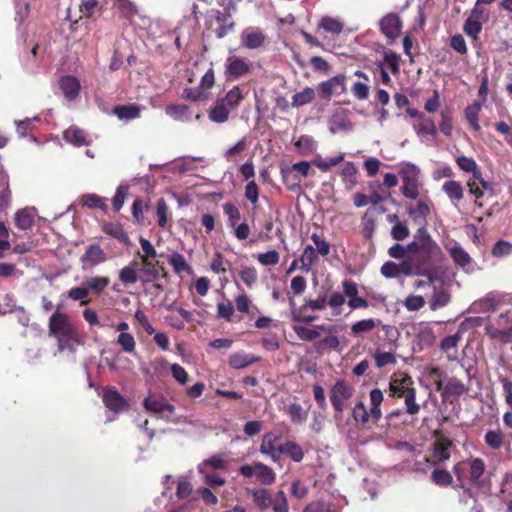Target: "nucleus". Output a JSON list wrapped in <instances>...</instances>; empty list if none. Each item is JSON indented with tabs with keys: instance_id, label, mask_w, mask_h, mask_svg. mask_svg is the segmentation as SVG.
Instances as JSON below:
<instances>
[{
	"instance_id": "obj_1",
	"label": "nucleus",
	"mask_w": 512,
	"mask_h": 512,
	"mask_svg": "<svg viewBox=\"0 0 512 512\" xmlns=\"http://www.w3.org/2000/svg\"><path fill=\"white\" fill-rule=\"evenodd\" d=\"M409 254L413 256L416 266H424L443 258L440 246L432 239L426 227H420L408 244Z\"/></svg>"
},
{
	"instance_id": "obj_2",
	"label": "nucleus",
	"mask_w": 512,
	"mask_h": 512,
	"mask_svg": "<svg viewBox=\"0 0 512 512\" xmlns=\"http://www.w3.org/2000/svg\"><path fill=\"white\" fill-rule=\"evenodd\" d=\"M49 336L55 337L58 343V350L74 351L80 344L75 326L70 322L68 315L58 310L49 319Z\"/></svg>"
},
{
	"instance_id": "obj_3",
	"label": "nucleus",
	"mask_w": 512,
	"mask_h": 512,
	"mask_svg": "<svg viewBox=\"0 0 512 512\" xmlns=\"http://www.w3.org/2000/svg\"><path fill=\"white\" fill-rule=\"evenodd\" d=\"M485 467V463L481 458H471L455 464L453 472L460 482V487L468 491V489L465 488L466 481L473 486H481V477L485 472Z\"/></svg>"
},
{
	"instance_id": "obj_4",
	"label": "nucleus",
	"mask_w": 512,
	"mask_h": 512,
	"mask_svg": "<svg viewBox=\"0 0 512 512\" xmlns=\"http://www.w3.org/2000/svg\"><path fill=\"white\" fill-rule=\"evenodd\" d=\"M143 407L146 411L156 415L158 418L166 422L177 423L178 419L175 418V406L171 404L164 396L150 394L143 400Z\"/></svg>"
},
{
	"instance_id": "obj_5",
	"label": "nucleus",
	"mask_w": 512,
	"mask_h": 512,
	"mask_svg": "<svg viewBox=\"0 0 512 512\" xmlns=\"http://www.w3.org/2000/svg\"><path fill=\"white\" fill-rule=\"evenodd\" d=\"M487 334L503 343L512 340V310L501 313L493 323L486 326Z\"/></svg>"
},
{
	"instance_id": "obj_6",
	"label": "nucleus",
	"mask_w": 512,
	"mask_h": 512,
	"mask_svg": "<svg viewBox=\"0 0 512 512\" xmlns=\"http://www.w3.org/2000/svg\"><path fill=\"white\" fill-rule=\"evenodd\" d=\"M239 473L244 477L251 478L255 476L257 480L264 485H271L276 480L275 472L267 465L256 462L252 465H242Z\"/></svg>"
},
{
	"instance_id": "obj_7",
	"label": "nucleus",
	"mask_w": 512,
	"mask_h": 512,
	"mask_svg": "<svg viewBox=\"0 0 512 512\" xmlns=\"http://www.w3.org/2000/svg\"><path fill=\"white\" fill-rule=\"evenodd\" d=\"M352 393V388L343 380H338L331 388L330 400L336 411V419L342 414L345 408V401L352 396Z\"/></svg>"
},
{
	"instance_id": "obj_8",
	"label": "nucleus",
	"mask_w": 512,
	"mask_h": 512,
	"mask_svg": "<svg viewBox=\"0 0 512 512\" xmlns=\"http://www.w3.org/2000/svg\"><path fill=\"white\" fill-rule=\"evenodd\" d=\"M107 260L105 251L99 244H90L80 257L81 268L83 271L91 270L94 267L103 264Z\"/></svg>"
},
{
	"instance_id": "obj_9",
	"label": "nucleus",
	"mask_w": 512,
	"mask_h": 512,
	"mask_svg": "<svg viewBox=\"0 0 512 512\" xmlns=\"http://www.w3.org/2000/svg\"><path fill=\"white\" fill-rule=\"evenodd\" d=\"M454 263L467 273L475 270V263L464 248L456 241H451L445 245Z\"/></svg>"
},
{
	"instance_id": "obj_10",
	"label": "nucleus",
	"mask_w": 512,
	"mask_h": 512,
	"mask_svg": "<svg viewBox=\"0 0 512 512\" xmlns=\"http://www.w3.org/2000/svg\"><path fill=\"white\" fill-rule=\"evenodd\" d=\"M346 77L338 74L319 84V95L323 99H330L333 96H340L346 91Z\"/></svg>"
},
{
	"instance_id": "obj_11",
	"label": "nucleus",
	"mask_w": 512,
	"mask_h": 512,
	"mask_svg": "<svg viewBox=\"0 0 512 512\" xmlns=\"http://www.w3.org/2000/svg\"><path fill=\"white\" fill-rule=\"evenodd\" d=\"M333 330L334 328L331 324H319L312 326H303L298 324L293 325V331L300 340L309 342L314 341V343L318 338H320L323 332H330Z\"/></svg>"
},
{
	"instance_id": "obj_12",
	"label": "nucleus",
	"mask_w": 512,
	"mask_h": 512,
	"mask_svg": "<svg viewBox=\"0 0 512 512\" xmlns=\"http://www.w3.org/2000/svg\"><path fill=\"white\" fill-rule=\"evenodd\" d=\"M332 327L334 328L333 331L323 332L325 336L314 343L315 350L320 354L340 349V340L337 334L342 330V326L332 325Z\"/></svg>"
},
{
	"instance_id": "obj_13",
	"label": "nucleus",
	"mask_w": 512,
	"mask_h": 512,
	"mask_svg": "<svg viewBox=\"0 0 512 512\" xmlns=\"http://www.w3.org/2000/svg\"><path fill=\"white\" fill-rule=\"evenodd\" d=\"M431 206V200L423 198L417 202L416 206H407L406 211L415 223H418L420 227H425L427 223L426 218L431 212Z\"/></svg>"
},
{
	"instance_id": "obj_14",
	"label": "nucleus",
	"mask_w": 512,
	"mask_h": 512,
	"mask_svg": "<svg viewBox=\"0 0 512 512\" xmlns=\"http://www.w3.org/2000/svg\"><path fill=\"white\" fill-rule=\"evenodd\" d=\"M401 28V20L395 13H389L380 20V29L388 39L394 40L397 38Z\"/></svg>"
},
{
	"instance_id": "obj_15",
	"label": "nucleus",
	"mask_w": 512,
	"mask_h": 512,
	"mask_svg": "<svg viewBox=\"0 0 512 512\" xmlns=\"http://www.w3.org/2000/svg\"><path fill=\"white\" fill-rule=\"evenodd\" d=\"M250 70V63L243 58L230 56L226 60V76L228 78L237 79Z\"/></svg>"
},
{
	"instance_id": "obj_16",
	"label": "nucleus",
	"mask_w": 512,
	"mask_h": 512,
	"mask_svg": "<svg viewBox=\"0 0 512 512\" xmlns=\"http://www.w3.org/2000/svg\"><path fill=\"white\" fill-rule=\"evenodd\" d=\"M240 38L245 48L257 49L264 44L266 36L259 29H246L241 33Z\"/></svg>"
},
{
	"instance_id": "obj_17",
	"label": "nucleus",
	"mask_w": 512,
	"mask_h": 512,
	"mask_svg": "<svg viewBox=\"0 0 512 512\" xmlns=\"http://www.w3.org/2000/svg\"><path fill=\"white\" fill-rule=\"evenodd\" d=\"M414 130L423 143L429 144L428 136L435 137L437 135V127L430 117H422L418 124L414 126Z\"/></svg>"
},
{
	"instance_id": "obj_18",
	"label": "nucleus",
	"mask_w": 512,
	"mask_h": 512,
	"mask_svg": "<svg viewBox=\"0 0 512 512\" xmlns=\"http://www.w3.org/2000/svg\"><path fill=\"white\" fill-rule=\"evenodd\" d=\"M59 85L67 100L72 101L78 97L81 85L76 77L64 76L60 79Z\"/></svg>"
},
{
	"instance_id": "obj_19",
	"label": "nucleus",
	"mask_w": 512,
	"mask_h": 512,
	"mask_svg": "<svg viewBox=\"0 0 512 512\" xmlns=\"http://www.w3.org/2000/svg\"><path fill=\"white\" fill-rule=\"evenodd\" d=\"M214 16L217 23L220 25L219 28L216 30V36L217 38L221 39L234 29L235 24L234 21L232 20L230 12L227 10H216L214 12Z\"/></svg>"
},
{
	"instance_id": "obj_20",
	"label": "nucleus",
	"mask_w": 512,
	"mask_h": 512,
	"mask_svg": "<svg viewBox=\"0 0 512 512\" xmlns=\"http://www.w3.org/2000/svg\"><path fill=\"white\" fill-rule=\"evenodd\" d=\"M103 402L109 410L115 413L122 411L127 406V402L123 396L114 389H109L104 392Z\"/></svg>"
},
{
	"instance_id": "obj_21",
	"label": "nucleus",
	"mask_w": 512,
	"mask_h": 512,
	"mask_svg": "<svg viewBox=\"0 0 512 512\" xmlns=\"http://www.w3.org/2000/svg\"><path fill=\"white\" fill-rule=\"evenodd\" d=\"M343 28L344 23L338 17L323 16L318 23V29L336 36L342 33Z\"/></svg>"
},
{
	"instance_id": "obj_22",
	"label": "nucleus",
	"mask_w": 512,
	"mask_h": 512,
	"mask_svg": "<svg viewBox=\"0 0 512 512\" xmlns=\"http://www.w3.org/2000/svg\"><path fill=\"white\" fill-rule=\"evenodd\" d=\"M166 114L172 119L180 122H191L192 112L187 105L177 104L168 105L165 109Z\"/></svg>"
},
{
	"instance_id": "obj_23",
	"label": "nucleus",
	"mask_w": 512,
	"mask_h": 512,
	"mask_svg": "<svg viewBox=\"0 0 512 512\" xmlns=\"http://www.w3.org/2000/svg\"><path fill=\"white\" fill-rule=\"evenodd\" d=\"M369 397L371 420H373L376 423L382 417V411L380 406L384 400L383 392L378 388H374L370 391Z\"/></svg>"
},
{
	"instance_id": "obj_24",
	"label": "nucleus",
	"mask_w": 512,
	"mask_h": 512,
	"mask_svg": "<svg viewBox=\"0 0 512 512\" xmlns=\"http://www.w3.org/2000/svg\"><path fill=\"white\" fill-rule=\"evenodd\" d=\"M352 128V123L344 112H337L329 119V130L332 134L347 131Z\"/></svg>"
},
{
	"instance_id": "obj_25",
	"label": "nucleus",
	"mask_w": 512,
	"mask_h": 512,
	"mask_svg": "<svg viewBox=\"0 0 512 512\" xmlns=\"http://www.w3.org/2000/svg\"><path fill=\"white\" fill-rule=\"evenodd\" d=\"M412 379L408 375H402L400 378H392L390 382V391L393 396L403 397L411 389Z\"/></svg>"
},
{
	"instance_id": "obj_26",
	"label": "nucleus",
	"mask_w": 512,
	"mask_h": 512,
	"mask_svg": "<svg viewBox=\"0 0 512 512\" xmlns=\"http://www.w3.org/2000/svg\"><path fill=\"white\" fill-rule=\"evenodd\" d=\"M227 468L228 461L222 455L216 454L201 462L198 465V472L204 473L209 470H226Z\"/></svg>"
},
{
	"instance_id": "obj_27",
	"label": "nucleus",
	"mask_w": 512,
	"mask_h": 512,
	"mask_svg": "<svg viewBox=\"0 0 512 512\" xmlns=\"http://www.w3.org/2000/svg\"><path fill=\"white\" fill-rule=\"evenodd\" d=\"M63 137L65 141L75 146H84L89 144L85 131L76 126H71L65 130Z\"/></svg>"
},
{
	"instance_id": "obj_28",
	"label": "nucleus",
	"mask_w": 512,
	"mask_h": 512,
	"mask_svg": "<svg viewBox=\"0 0 512 512\" xmlns=\"http://www.w3.org/2000/svg\"><path fill=\"white\" fill-rule=\"evenodd\" d=\"M142 107L136 104H129V105H122V106H116L113 109V113L120 119V120H133L140 117Z\"/></svg>"
},
{
	"instance_id": "obj_29",
	"label": "nucleus",
	"mask_w": 512,
	"mask_h": 512,
	"mask_svg": "<svg viewBox=\"0 0 512 512\" xmlns=\"http://www.w3.org/2000/svg\"><path fill=\"white\" fill-rule=\"evenodd\" d=\"M258 361L260 357L241 352L230 356L229 365L234 369H243Z\"/></svg>"
},
{
	"instance_id": "obj_30",
	"label": "nucleus",
	"mask_w": 512,
	"mask_h": 512,
	"mask_svg": "<svg viewBox=\"0 0 512 512\" xmlns=\"http://www.w3.org/2000/svg\"><path fill=\"white\" fill-rule=\"evenodd\" d=\"M230 111L224 100L218 99L209 112V119L215 123H224L228 120Z\"/></svg>"
},
{
	"instance_id": "obj_31",
	"label": "nucleus",
	"mask_w": 512,
	"mask_h": 512,
	"mask_svg": "<svg viewBox=\"0 0 512 512\" xmlns=\"http://www.w3.org/2000/svg\"><path fill=\"white\" fill-rule=\"evenodd\" d=\"M442 191L454 203L459 202L464 197V190L460 182L456 180H448L442 185Z\"/></svg>"
},
{
	"instance_id": "obj_32",
	"label": "nucleus",
	"mask_w": 512,
	"mask_h": 512,
	"mask_svg": "<svg viewBox=\"0 0 512 512\" xmlns=\"http://www.w3.org/2000/svg\"><path fill=\"white\" fill-rule=\"evenodd\" d=\"M139 280L145 283L155 282L159 279L160 273L155 264L151 260H147L146 263H142V267L139 269Z\"/></svg>"
},
{
	"instance_id": "obj_33",
	"label": "nucleus",
	"mask_w": 512,
	"mask_h": 512,
	"mask_svg": "<svg viewBox=\"0 0 512 512\" xmlns=\"http://www.w3.org/2000/svg\"><path fill=\"white\" fill-rule=\"evenodd\" d=\"M83 283L88 293L99 295L108 287L110 279L105 276H94L87 278Z\"/></svg>"
},
{
	"instance_id": "obj_34",
	"label": "nucleus",
	"mask_w": 512,
	"mask_h": 512,
	"mask_svg": "<svg viewBox=\"0 0 512 512\" xmlns=\"http://www.w3.org/2000/svg\"><path fill=\"white\" fill-rule=\"evenodd\" d=\"M280 451L296 463L301 462L304 458L303 449L294 441H286L285 443L281 444Z\"/></svg>"
},
{
	"instance_id": "obj_35",
	"label": "nucleus",
	"mask_w": 512,
	"mask_h": 512,
	"mask_svg": "<svg viewBox=\"0 0 512 512\" xmlns=\"http://www.w3.org/2000/svg\"><path fill=\"white\" fill-rule=\"evenodd\" d=\"M317 259L318 256L315 248L311 245L306 246L301 257L299 258L301 263L300 269L305 273H309Z\"/></svg>"
},
{
	"instance_id": "obj_36",
	"label": "nucleus",
	"mask_w": 512,
	"mask_h": 512,
	"mask_svg": "<svg viewBox=\"0 0 512 512\" xmlns=\"http://www.w3.org/2000/svg\"><path fill=\"white\" fill-rule=\"evenodd\" d=\"M286 413L294 424H303L308 417V411L303 409L299 403H291L286 408Z\"/></svg>"
},
{
	"instance_id": "obj_37",
	"label": "nucleus",
	"mask_w": 512,
	"mask_h": 512,
	"mask_svg": "<svg viewBox=\"0 0 512 512\" xmlns=\"http://www.w3.org/2000/svg\"><path fill=\"white\" fill-rule=\"evenodd\" d=\"M14 219L18 228L27 230L31 228L34 223V214L31 209L25 208L17 211Z\"/></svg>"
},
{
	"instance_id": "obj_38",
	"label": "nucleus",
	"mask_w": 512,
	"mask_h": 512,
	"mask_svg": "<svg viewBox=\"0 0 512 512\" xmlns=\"http://www.w3.org/2000/svg\"><path fill=\"white\" fill-rule=\"evenodd\" d=\"M379 322V320L373 318L357 321L352 324L351 333L356 337L361 336L364 333L371 332Z\"/></svg>"
},
{
	"instance_id": "obj_39",
	"label": "nucleus",
	"mask_w": 512,
	"mask_h": 512,
	"mask_svg": "<svg viewBox=\"0 0 512 512\" xmlns=\"http://www.w3.org/2000/svg\"><path fill=\"white\" fill-rule=\"evenodd\" d=\"M451 441L445 438L437 440L433 449V456L439 461L444 462L450 458Z\"/></svg>"
},
{
	"instance_id": "obj_40",
	"label": "nucleus",
	"mask_w": 512,
	"mask_h": 512,
	"mask_svg": "<svg viewBox=\"0 0 512 512\" xmlns=\"http://www.w3.org/2000/svg\"><path fill=\"white\" fill-rule=\"evenodd\" d=\"M182 98L191 102H202L210 98V92L200 90V87H188L183 89Z\"/></svg>"
},
{
	"instance_id": "obj_41",
	"label": "nucleus",
	"mask_w": 512,
	"mask_h": 512,
	"mask_svg": "<svg viewBox=\"0 0 512 512\" xmlns=\"http://www.w3.org/2000/svg\"><path fill=\"white\" fill-rule=\"evenodd\" d=\"M415 274L425 276L426 280H417L414 284L415 288L421 289L427 286H430L434 280L436 279V273L433 269L424 267V266H416Z\"/></svg>"
},
{
	"instance_id": "obj_42",
	"label": "nucleus",
	"mask_w": 512,
	"mask_h": 512,
	"mask_svg": "<svg viewBox=\"0 0 512 512\" xmlns=\"http://www.w3.org/2000/svg\"><path fill=\"white\" fill-rule=\"evenodd\" d=\"M244 99V94L239 86L233 87L231 90L227 92L224 98V103L231 109H236L242 100Z\"/></svg>"
},
{
	"instance_id": "obj_43",
	"label": "nucleus",
	"mask_w": 512,
	"mask_h": 512,
	"mask_svg": "<svg viewBox=\"0 0 512 512\" xmlns=\"http://www.w3.org/2000/svg\"><path fill=\"white\" fill-rule=\"evenodd\" d=\"M352 417L356 423L364 426L371 419L370 410L368 411L365 404L359 401L352 408Z\"/></svg>"
},
{
	"instance_id": "obj_44",
	"label": "nucleus",
	"mask_w": 512,
	"mask_h": 512,
	"mask_svg": "<svg viewBox=\"0 0 512 512\" xmlns=\"http://www.w3.org/2000/svg\"><path fill=\"white\" fill-rule=\"evenodd\" d=\"M399 175L402 181L419 180L420 169L413 163L404 162L400 166Z\"/></svg>"
},
{
	"instance_id": "obj_45",
	"label": "nucleus",
	"mask_w": 512,
	"mask_h": 512,
	"mask_svg": "<svg viewBox=\"0 0 512 512\" xmlns=\"http://www.w3.org/2000/svg\"><path fill=\"white\" fill-rule=\"evenodd\" d=\"M450 302V294L445 290H439L432 295L429 305L430 309L435 311L447 306Z\"/></svg>"
},
{
	"instance_id": "obj_46",
	"label": "nucleus",
	"mask_w": 512,
	"mask_h": 512,
	"mask_svg": "<svg viewBox=\"0 0 512 512\" xmlns=\"http://www.w3.org/2000/svg\"><path fill=\"white\" fill-rule=\"evenodd\" d=\"M315 97V92L312 88L306 87L302 91L296 93L292 97V106L300 107L310 103Z\"/></svg>"
},
{
	"instance_id": "obj_47",
	"label": "nucleus",
	"mask_w": 512,
	"mask_h": 512,
	"mask_svg": "<svg viewBox=\"0 0 512 512\" xmlns=\"http://www.w3.org/2000/svg\"><path fill=\"white\" fill-rule=\"evenodd\" d=\"M169 264L176 273L189 272L190 266L186 262L185 257L179 252H173L169 258Z\"/></svg>"
},
{
	"instance_id": "obj_48",
	"label": "nucleus",
	"mask_w": 512,
	"mask_h": 512,
	"mask_svg": "<svg viewBox=\"0 0 512 512\" xmlns=\"http://www.w3.org/2000/svg\"><path fill=\"white\" fill-rule=\"evenodd\" d=\"M480 110L481 104L479 102H474L473 104L468 105L465 109V117L476 131L480 130V125L478 122V115Z\"/></svg>"
},
{
	"instance_id": "obj_49",
	"label": "nucleus",
	"mask_w": 512,
	"mask_h": 512,
	"mask_svg": "<svg viewBox=\"0 0 512 512\" xmlns=\"http://www.w3.org/2000/svg\"><path fill=\"white\" fill-rule=\"evenodd\" d=\"M125 353L132 354L136 349V341L131 333H120L116 340Z\"/></svg>"
},
{
	"instance_id": "obj_50",
	"label": "nucleus",
	"mask_w": 512,
	"mask_h": 512,
	"mask_svg": "<svg viewBox=\"0 0 512 512\" xmlns=\"http://www.w3.org/2000/svg\"><path fill=\"white\" fill-rule=\"evenodd\" d=\"M375 365L377 368H383L386 365H394L396 364V356L392 352H385L381 350H376L374 354Z\"/></svg>"
},
{
	"instance_id": "obj_51",
	"label": "nucleus",
	"mask_w": 512,
	"mask_h": 512,
	"mask_svg": "<svg viewBox=\"0 0 512 512\" xmlns=\"http://www.w3.org/2000/svg\"><path fill=\"white\" fill-rule=\"evenodd\" d=\"M0 210H5L10 205L11 193L8 188V177L5 174L0 175Z\"/></svg>"
},
{
	"instance_id": "obj_52",
	"label": "nucleus",
	"mask_w": 512,
	"mask_h": 512,
	"mask_svg": "<svg viewBox=\"0 0 512 512\" xmlns=\"http://www.w3.org/2000/svg\"><path fill=\"white\" fill-rule=\"evenodd\" d=\"M484 441L487 446L496 450L503 445L504 435L499 430H489L484 436Z\"/></svg>"
},
{
	"instance_id": "obj_53",
	"label": "nucleus",
	"mask_w": 512,
	"mask_h": 512,
	"mask_svg": "<svg viewBox=\"0 0 512 512\" xmlns=\"http://www.w3.org/2000/svg\"><path fill=\"white\" fill-rule=\"evenodd\" d=\"M345 303V296L341 293L334 292L327 297V305L332 309L334 316H339L342 313V306Z\"/></svg>"
},
{
	"instance_id": "obj_54",
	"label": "nucleus",
	"mask_w": 512,
	"mask_h": 512,
	"mask_svg": "<svg viewBox=\"0 0 512 512\" xmlns=\"http://www.w3.org/2000/svg\"><path fill=\"white\" fill-rule=\"evenodd\" d=\"M419 180L402 181L401 192L409 199H417L419 196Z\"/></svg>"
},
{
	"instance_id": "obj_55",
	"label": "nucleus",
	"mask_w": 512,
	"mask_h": 512,
	"mask_svg": "<svg viewBox=\"0 0 512 512\" xmlns=\"http://www.w3.org/2000/svg\"><path fill=\"white\" fill-rule=\"evenodd\" d=\"M254 503L261 509L269 507L272 503V498L266 489H256L252 492Z\"/></svg>"
},
{
	"instance_id": "obj_56",
	"label": "nucleus",
	"mask_w": 512,
	"mask_h": 512,
	"mask_svg": "<svg viewBox=\"0 0 512 512\" xmlns=\"http://www.w3.org/2000/svg\"><path fill=\"white\" fill-rule=\"evenodd\" d=\"M403 397L406 406V412L409 415H416L420 411V405L416 402L415 388L409 389L408 393Z\"/></svg>"
},
{
	"instance_id": "obj_57",
	"label": "nucleus",
	"mask_w": 512,
	"mask_h": 512,
	"mask_svg": "<svg viewBox=\"0 0 512 512\" xmlns=\"http://www.w3.org/2000/svg\"><path fill=\"white\" fill-rule=\"evenodd\" d=\"M119 280L124 285L135 284L139 280L138 272L130 265L125 266L119 272Z\"/></svg>"
},
{
	"instance_id": "obj_58",
	"label": "nucleus",
	"mask_w": 512,
	"mask_h": 512,
	"mask_svg": "<svg viewBox=\"0 0 512 512\" xmlns=\"http://www.w3.org/2000/svg\"><path fill=\"white\" fill-rule=\"evenodd\" d=\"M278 440H279V436L277 434L272 433V432L266 433L263 436L259 451L262 454H266L268 452H272L273 450L278 449L276 447V443Z\"/></svg>"
},
{
	"instance_id": "obj_59",
	"label": "nucleus",
	"mask_w": 512,
	"mask_h": 512,
	"mask_svg": "<svg viewBox=\"0 0 512 512\" xmlns=\"http://www.w3.org/2000/svg\"><path fill=\"white\" fill-rule=\"evenodd\" d=\"M431 478L438 486H449L453 481L452 475L445 469H434Z\"/></svg>"
},
{
	"instance_id": "obj_60",
	"label": "nucleus",
	"mask_w": 512,
	"mask_h": 512,
	"mask_svg": "<svg viewBox=\"0 0 512 512\" xmlns=\"http://www.w3.org/2000/svg\"><path fill=\"white\" fill-rule=\"evenodd\" d=\"M223 211L228 217V225L232 228L235 227L241 219L239 209L232 203H225L223 205Z\"/></svg>"
},
{
	"instance_id": "obj_61",
	"label": "nucleus",
	"mask_w": 512,
	"mask_h": 512,
	"mask_svg": "<svg viewBox=\"0 0 512 512\" xmlns=\"http://www.w3.org/2000/svg\"><path fill=\"white\" fill-rule=\"evenodd\" d=\"M295 146L302 154H308L315 149L316 142L311 136L302 135L296 141Z\"/></svg>"
},
{
	"instance_id": "obj_62",
	"label": "nucleus",
	"mask_w": 512,
	"mask_h": 512,
	"mask_svg": "<svg viewBox=\"0 0 512 512\" xmlns=\"http://www.w3.org/2000/svg\"><path fill=\"white\" fill-rule=\"evenodd\" d=\"M418 342L421 348L432 346L435 342L433 330L428 326L421 328L418 333Z\"/></svg>"
},
{
	"instance_id": "obj_63",
	"label": "nucleus",
	"mask_w": 512,
	"mask_h": 512,
	"mask_svg": "<svg viewBox=\"0 0 512 512\" xmlns=\"http://www.w3.org/2000/svg\"><path fill=\"white\" fill-rule=\"evenodd\" d=\"M128 190V185L121 184L117 187L112 200V205L115 211H119L123 207L126 196L128 194Z\"/></svg>"
},
{
	"instance_id": "obj_64",
	"label": "nucleus",
	"mask_w": 512,
	"mask_h": 512,
	"mask_svg": "<svg viewBox=\"0 0 512 512\" xmlns=\"http://www.w3.org/2000/svg\"><path fill=\"white\" fill-rule=\"evenodd\" d=\"M139 242L143 251V255H141L142 263H146L147 260L156 258L157 252L148 239L141 237Z\"/></svg>"
}]
</instances>
